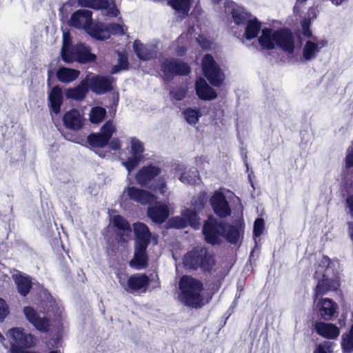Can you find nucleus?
Wrapping results in <instances>:
<instances>
[{
	"mask_svg": "<svg viewBox=\"0 0 353 353\" xmlns=\"http://www.w3.org/2000/svg\"><path fill=\"white\" fill-rule=\"evenodd\" d=\"M110 36L114 35H123L126 33L127 27L122 21L121 19H119V23H112L108 24Z\"/></svg>",
	"mask_w": 353,
	"mask_h": 353,
	"instance_id": "ea45409f",
	"label": "nucleus"
},
{
	"mask_svg": "<svg viewBox=\"0 0 353 353\" xmlns=\"http://www.w3.org/2000/svg\"><path fill=\"white\" fill-rule=\"evenodd\" d=\"M161 71L166 78L174 74H187L190 72L188 64L173 59H165L161 65Z\"/></svg>",
	"mask_w": 353,
	"mask_h": 353,
	"instance_id": "a211bd4d",
	"label": "nucleus"
},
{
	"mask_svg": "<svg viewBox=\"0 0 353 353\" xmlns=\"http://www.w3.org/2000/svg\"><path fill=\"white\" fill-rule=\"evenodd\" d=\"M194 31V29L193 28H192L190 30H189V34L190 35H192L193 34V32Z\"/></svg>",
	"mask_w": 353,
	"mask_h": 353,
	"instance_id": "0e129e2a",
	"label": "nucleus"
},
{
	"mask_svg": "<svg viewBox=\"0 0 353 353\" xmlns=\"http://www.w3.org/2000/svg\"><path fill=\"white\" fill-rule=\"evenodd\" d=\"M332 343L324 342L319 344L314 353H330L331 352Z\"/></svg>",
	"mask_w": 353,
	"mask_h": 353,
	"instance_id": "864d4df0",
	"label": "nucleus"
},
{
	"mask_svg": "<svg viewBox=\"0 0 353 353\" xmlns=\"http://www.w3.org/2000/svg\"><path fill=\"white\" fill-rule=\"evenodd\" d=\"M56 75L60 82L68 84L78 79L80 71L66 67H61L57 71Z\"/></svg>",
	"mask_w": 353,
	"mask_h": 353,
	"instance_id": "473e14b6",
	"label": "nucleus"
},
{
	"mask_svg": "<svg viewBox=\"0 0 353 353\" xmlns=\"http://www.w3.org/2000/svg\"><path fill=\"white\" fill-rule=\"evenodd\" d=\"M225 12L231 14L235 23L240 25L245 23L243 38L251 40L256 37L261 30V24L256 19H248L249 14L245 9L234 1L226 0L224 3Z\"/></svg>",
	"mask_w": 353,
	"mask_h": 353,
	"instance_id": "f03ea898",
	"label": "nucleus"
},
{
	"mask_svg": "<svg viewBox=\"0 0 353 353\" xmlns=\"http://www.w3.org/2000/svg\"><path fill=\"white\" fill-rule=\"evenodd\" d=\"M193 0H170L168 3L183 17L189 13Z\"/></svg>",
	"mask_w": 353,
	"mask_h": 353,
	"instance_id": "4c0bfd02",
	"label": "nucleus"
},
{
	"mask_svg": "<svg viewBox=\"0 0 353 353\" xmlns=\"http://www.w3.org/2000/svg\"><path fill=\"white\" fill-rule=\"evenodd\" d=\"M152 239H153L154 243L157 244V239L155 238V237H153Z\"/></svg>",
	"mask_w": 353,
	"mask_h": 353,
	"instance_id": "69168bd1",
	"label": "nucleus"
},
{
	"mask_svg": "<svg viewBox=\"0 0 353 353\" xmlns=\"http://www.w3.org/2000/svg\"><path fill=\"white\" fill-rule=\"evenodd\" d=\"M196 92L199 97L203 100H212L216 97V93L210 88L205 79L199 78L196 81Z\"/></svg>",
	"mask_w": 353,
	"mask_h": 353,
	"instance_id": "c756f323",
	"label": "nucleus"
},
{
	"mask_svg": "<svg viewBox=\"0 0 353 353\" xmlns=\"http://www.w3.org/2000/svg\"><path fill=\"white\" fill-rule=\"evenodd\" d=\"M148 245H135L134 258L130 261V265L137 269L140 270L144 268L147 265V256L145 250Z\"/></svg>",
	"mask_w": 353,
	"mask_h": 353,
	"instance_id": "c85d7f7f",
	"label": "nucleus"
},
{
	"mask_svg": "<svg viewBox=\"0 0 353 353\" xmlns=\"http://www.w3.org/2000/svg\"><path fill=\"white\" fill-rule=\"evenodd\" d=\"M133 50L137 57L142 60H148L156 53V46L154 45H143L140 41L135 40Z\"/></svg>",
	"mask_w": 353,
	"mask_h": 353,
	"instance_id": "cd10ccee",
	"label": "nucleus"
},
{
	"mask_svg": "<svg viewBox=\"0 0 353 353\" xmlns=\"http://www.w3.org/2000/svg\"><path fill=\"white\" fill-rule=\"evenodd\" d=\"M78 3L81 7L101 10L103 14L110 17H116L120 12L115 3L108 0H78Z\"/></svg>",
	"mask_w": 353,
	"mask_h": 353,
	"instance_id": "9d476101",
	"label": "nucleus"
},
{
	"mask_svg": "<svg viewBox=\"0 0 353 353\" xmlns=\"http://www.w3.org/2000/svg\"><path fill=\"white\" fill-rule=\"evenodd\" d=\"M114 225L123 232H130V224L121 216L116 215L112 218Z\"/></svg>",
	"mask_w": 353,
	"mask_h": 353,
	"instance_id": "49530a36",
	"label": "nucleus"
},
{
	"mask_svg": "<svg viewBox=\"0 0 353 353\" xmlns=\"http://www.w3.org/2000/svg\"><path fill=\"white\" fill-rule=\"evenodd\" d=\"M186 35H181L178 39L172 44V49L174 50L177 55L183 56L185 52V39Z\"/></svg>",
	"mask_w": 353,
	"mask_h": 353,
	"instance_id": "a18cd8bd",
	"label": "nucleus"
},
{
	"mask_svg": "<svg viewBox=\"0 0 353 353\" xmlns=\"http://www.w3.org/2000/svg\"><path fill=\"white\" fill-rule=\"evenodd\" d=\"M310 21L309 20L304 19L301 22L303 34L308 39L303 48V57L306 61L315 59L321 49L327 45L325 40L312 35L310 30Z\"/></svg>",
	"mask_w": 353,
	"mask_h": 353,
	"instance_id": "39448f33",
	"label": "nucleus"
},
{
	"mask_svg": "<svg viewBox=\"0 0 353 353\" xmlns=\"http://www.w3.org/2000/svg\"><path fill=\"white\" fill-rule=\"evenodd\" d=\"M115 131L113 123L107 121L101 128L100 132L92 134L88 137V141L92 148H102L108 143Z\"/></svg>",
	"mask_w": 353,
	"mask_h": 353,
	"instance_id": "f8f14e48",
	"label": "nucleus"
},
{
	"mask_svg": "<svg viewBox=\"0 0 353 353\" xmlns=\"http://www.w3.org/2000/svg\"><path fill=\"white\" fill-rule=\"evenodd\" d=\"M183 116L185 121L190 125H195L201 117V112L194 108H187L183 112Z\"/></svg>",
	"mask_w": 353,
	"mask_h": 353,
	"instance_id": "58836bf2",
	"label": "nucleus"
},
{
	"mask_svg": "<svg viewBox=\"0 0 353 353\" xmlns=\"http://www.w3.org/2000/svg\"><path fill=\"white\" fill-rule=\"evenodd\" d=\"M321 263L323 264L324 266H326V270H323V267L321 266V264H319V266H321V270H317L315 273V277L316 279H318L321 273L325 274L327 275V271H328V266L330 264V259L328 257L323 256L321 260Z\"/></svg>",
	"mask_w": 353,
	"mask_h": 353,
	"instance_id": "5fc2aeb1",
	"label": "nucleus"
},
{
	"mask_svg": "<svg viewBox=\"0 0 353 353\" xmlns=\"http://www.w3.org/2000/svg\"><path fill=\"white\" fill-rule=\"evenodd\" d=\"M88 79H83L80 83L72 88H68L65 92V95L68 99L74 100H82L88 92Z\"/></svg>",
	"mask_w": 353,
	"mask_h": 353,
	"instance_id": "7c9ffc66",
	"label": "nucleus"
},
{
	"mask_svg": "<svg viewBox=\"0 0 353 353\" xmlns=\"http://www.w3.org/2000/svg\"><path fill=\"white\" fill-rule=\"evenodd\" d=\"M243 232V223L240 221L236 225H225L224 238L231 243H239Z\"/></svg>",
	"mask_w": 353,
	"mask_h": 353,
	"instance_id": "a878e982",
	"label": "nucleus"
},
{
	"mask_svg": "<svg viewBox=\"0 0 353 353\" xmlns=\"http://www.w3.org/2000/svg\"><path fill=\"white\" fill-rule=\"evenodd\" d=\"M23 313L26 320L37 330L47 332L50 330L51 323L50 320L45 316H41L40 314L32 307H24Z\"/></svg>",
	"mask_w": 353,
	"mask_h": 353,
	"instance_id": "4468645a",
	"label": "nucleus"
},
{
	"mask_svg": "<svg viewBox=\"0 0 353 353\" xmlns=\"http://www.w3.org/2000/svg\"><path fill=\"white\" fill-rule=\"evenodd\" d=\"M147 214L154 223H163L170 215L169 205L161 202H157L148 208Z\"/></svg>",
	"mask_w": 353,
	"mask_h": 353,
	"instance_id": "aec40b11",
	"label": "nucleus"
},
{
	"mask_svg": "<svg viewBox=\"0 0 353 353\" xmlns=\"http://www.w3.org/2000/svg\"><path fill=\"white\" fill-rule=\"evenodd\" d=\"M265 228V221L262 218H258L255 220L253 228V233L255 237H259Z\"/></svg>",
	"mask_w": 353,
	"mask_h": 353,
	"instance_id": "09e8293b",
	"label": "nucleus"
},
{
	"mask_svg": "<svg viewBox=\"0 0 353 353\" xmlns=\"http://www.w3.org/2000/svg\"><path fill=\"white\" fill-rule=\"evenodd\" d=\"M92 12L88 10H79L73 13L70 19V25L76 28L88 29L92 26Z\"/></svg>",
	"mask_w": 353,
	"mask_h": 353,
	"instance_id": "6ab92c4d",
	"label": "nucleus"
},
{
	"mask_svg": "<svg viewBox=\"0 0 353 353\" xmlns=\"http://www.w3.org/2000/svg\"><path fill=\"white\" fill-rule=\"evenodd\" d=\"M346 205L348 209V213L353 218V196H350L346 199Z\"/></svg>",
	"mask_w": 353,
	"mask_h": 353,
	"instance_id": "bf43d9fd",
	"label": "nucleus"
},
{
	"mask_svg": "<svg viewBox=\"0 0 353 353\" xmlns=\"http://www.w3.org/2000/svg\"><path fill=\"white\" fill-rule=\"evenodd\" d=\"M118 65H115L112 70V73L114 74L118 72L121 70H125L128 67V59L127 57L121 53H118Z\"/></svg>",
	"mask_w": 353,
	"mask_h": 353,
	"instance_id": "de8ad7c7",
	"label": "nucleus"
},
{
	"mask_svg": "<svg viewBox=\"0 0 353 353\" xmlns=\"http://www.w3.org/2000/svg\"><path fill=\"white\" fill-rule=\"evenodd\" d=\"M170 222V225L176 228H183L190 225L194 229H198L200 226L199 219L196 212L190 210L184 211L181 216H176L172 219Z\"/></svg>",
	"mask_w": 353,
	"mask_h": 353,
	"instance_id": "f3484780",
	"label": "nucleus"
},
{
	"mask_svg": "<svg viewBox=\"0 0 353 353\" xmlns=\"http://www.w3.org/2000/svg\"><path fill=\"white\" fill-rule=\"evenodd\" d=\"M50 105L53 113L58 114L61 110V105L63 102V94L61 89L58 87H54L48 96Z\"/></svg>",
	"mask_w": 353,
	"mask_h": 353,
	"instance_id": "72a5a7b5",
	"label": "nucleus"
},
{
	"mask_svg": "<svg viewBox=\"0 0 353 353\" xmlns=\"http://www.w3.org/2000/svg\"><path fill=\"white\" fill-rule=\"evenodd\" d=\"M317 279L318 283L315 290V297L323 295L328 291L336 290L340 285L339 279H330L325 274L322 275L321 279L319 277Z\"/></svg>",
	"mask_w": 353,
	"mask_h": 353,
	"instance_id": "b1692460",
	"label": "nucleus"
},
{
	"mask_svg": "<svg viewBox=\"0 0 353 353\" xmlns=\"http://www.w3.org/2000/svg\"><path fill=\"white\" fill-rule=\"evenodd\" d=\"M9 307L6 302L0 298V321L2 322L9 314Z\"/></svg>",
	"mask_w": 353,
	"mask_h": 353,
	"instance_id": "603ef678",
	"label": "nucleus"
},
{
	"mask_svg": "<svg viewBox=\"0 0 353 353\" xmlns=\"http://www.w3.org/2000/svg\"><path fill=\"white\" fill-rule=\"evenodd\" d=\"M136 236V245H148L151 234L148 228L143 223H136L133 225Z\"/></svg>",
	"mask_w": 353,
	"mask_h": 353,
	"instance_id": "2f4dec72",
	"label": "nucleus"
},
{
	"mask_svg": "<svg viewBox=\"0 0 353 353\" xmlns=\"http://www.w3.org/2000/svg\"><path fill=\"white\" fill-rule=\"evenodd\" d=\"M258 42L262 50H272L278 46L288 54H292L294 50V38L288 30L264 28L259 37Z\"/></svg>",
	"mask_w": 353,
	"mask_h": 353,
	"instance_id": "f257e3e1",
	"label": "nucleus"
},
{
	"mask_svg": "<svg viewBox=\"0 0 353 353\" xmlns=\"http://www.w3.org/2000/svg\"><path fill=\"white\" fill-rule=\"evenodd\" d=\"M225 225L213 216H209L203 228L205 240L211 244L219 243L224 238Z\"/></svg>",
	"mask_w": 353,
	"mask_h": 353,
	"instance_id": "0eeeda50",
	"label": "nucleus"
},
{
	"mask_svg": "<svg viewBox=\"0 0 353 353\" xmlns=\"http://www.w3.org/2000/svg\"><path fill=\"white\" fill-rule=\"evenodd\" d=\"M72 39L70 34L68 32L63 31V46L61 49V55L64 61V57L70 56L72 48H71Z\"/></svg>",
	"mask_w": 353,
	"mask_h": 353,
	"instance_id": "79ce46f5",
	"label": "nucleus"
},
{
	"mask_svg": "<svg viewBox=\"0 0 353 353\" xmlns=\"http://www.w3.org/2000/svg\"><path fill=\"white\" fill-rule=\"evenodd\" d=\"M186 92L185 87L174 88L170 92V97L173 100L181 101L185 97Z\"/></svg>",
	"mask_w": 353,
	"mask_h": 353,
	"instance_id": "3c124183",
	"label": "nucleus"
},
{
	"mask_svg": "<svg viewBox=\"0 0 353 353\" xmlns=\"http://www.w3.org/2000/svg\"><path fill=\"white\" fill-rule=\"evenodd\" d=\"M314 303L316 304L321 316L325 320L330 319L336 312V305L330 299L325 298L318 301L316 297Z\"/></svg>",
	"mask_w": 353,
	"mask_h": 353,
	"instance_id": "5701e85b",
	"label": "nucleus"
},
{
	"mask_svg": "<svg viewBox=\"0 0 353 353\" xmlns=\"http://www.w3.org/2000/svg\"><path fill=\"white\" fill-rule=\"evenodd\" d=\"M345 167H353V148L348 150L345 157Z\"/></svg>",
	"mask_w": 353,
	"mask_h": 353,
	"instance_id": "6e6d98bb",
	"label": "nucleus"
},
{
	"mask_svg": "<svg viewBox=\"0 0 353 353\" xmlns=\"http://www.w3.org/2000/svg\"><path fill=\"white\" fill-rule=\"evenodd\" d=\"M96 59V55L90 52L89 47L81 43L72 48L70 56L64 57V61L70 63L78 61L79 63L92 62Z\"/></svg>",
	"mask_w": 353,
	"mask_h": 353,
	"instance_id": "dca6fc26",
	"label": "nucleus"
},
{
	"mask_svg": "<svg viewBox=\"0 0 353 353\" xmlns=\"http://www.w3.org/2000/svg\"><path fill=\"white\" fill-rule=\"evenodd\" d=\"M194 37L196 39L199 45L203 48H208L210 46V42L208 39H205L201 35H199L198 37H196L195 35H194Z\"/></svg>",
	"mask_w": 353,
	"mask_h": 353,
	"instance_id": "4d7b16f0",
	"label": "nucleus"
},
{
	"mask_svg": "<svg viewBox=\"0 0 353 353\" xmlns=\"http://www.w3.org/2000/svg\"><path fill=\"white\" fill-rule=\"evenodd\" d=\"M210 204L214 213L220 217H226L230 214V208L225 196L216 191L210 198Z\"/></svg>",
	"mask_w": 353,
	"mask_h": 353,
	"instance_id": "412c9836",
	"label": "nucleus"
},
{
	"mask_svg": "<svg viewBox=\"0 0 353 353\" xmlns=\"http://www.w3.org/2000/svg\"><path fill=\"white\" fill-rule=\"evenodd\" d=\"M109 147L113 150H117L121 148V143L119 139L114 138L110 142Z\"/></svg>",
	"mask_w": 353,
	"mask_h": 353,
	"instance_id": "13d9d810",
	"label": "nucleus"
},
{
	"mask_svg": "<svg viewBox=\"0 0 353 353\" xmlns=\"http://www.w3.org/2000/svg\"><path fill=\"white\" fill-rule=\"evenodd\" d=\"M221 1L222 0H212L213 3H215V4H217V3H220Z\"/></svg>",
	"mask_w": 353,
	"mask_h": 353,
	"instance_id": "e2e57ef3",
	"label": "nucleus"
},
{
	"mask_svg": "<svg viewBox=\"0 0 353 353\" xmlns=\"http://www.w3.org/2000/svg\"><path fill=\"white\" fill-rule=\"evenodd\" d=\"M314 329L318 334L328 339H336L340 333L339 327L330 323L317 322Z\"/></svg>",
	"mask_w": 353,
	"mask_h": 353,
	"instance_id": "393cba45",
	"label": "nucleus"
},
{
	"mask_svg": "<svg viewBox=\"0 0 353 353\" xmlns=\"http://www.w3.org/2000/svg\"><path fill=\"white\" fill-rule=\"evenodd\" d=\"M180 172L179 180L185 184L192 185L199 181V176L197 170L194 168L179 167L176 172Z\"/></svg>",
	"mask_w": 353,
	"mask_h": 353,
	"instance_id": "e433bc0d",
	"label": "nucleus"
},
{
	"mask_svg": "<svg viewBox=\"0 0 353 353\" xmlns=\"http://www.w3.org/2000/svg\"><path fill=\"white\" fill-rule=\"evenodd\" d=\"M63 120L65 127L73 130H78L83 125L82 117L77 110H72L67 112Z\"/></svg>",
	"mask_w": 353,
	"mask_h": 353,
	"instance_id": "bb28decb",
	"label": "nucleus"
},
{
	"mask_svg": "<svg viewBox=\"0 0 353 353\" xmlns=\"http://www.w3.org/2000/svg\"><path fill=\"white\" fill-rule=\"evenodd\" d=\"M150 279L145 274L137 273L130 276L126 284L119 278V283L123 288L130 292H145L149 285Z\"/></svg>",
	"mask_w": 353,
	"mask_h": 353,
	"instance_id": "9b49d317",
	"label": "nucleus"
},
{
	"mask_svg": "<svg viewBox=\"0 0 353 353\" xmlns=\"http://www.w3.org/2000/svg\"><path fill=\"white\" fill-rule=\"evenodd\" d=\"M348 232L351 237L353 239V223H348Z\"/></svg>",
	"mask_w": 353,
	"mask_h": 353,
	"instance_id": "052dcab7",
	"label": "nucleus"
},
{
	"mask_svg": "<svg viewBox=\"0 0 353 353\" xmlns=\"http://www.w3.org/2000/svg\"><path fill=\"white\" fill-rule=\"evenodd\" d=\"M88 33L98 40H105L110 37L108 24L103 23L92 24L91 27L88 29Z\"/></svg>",
	"mask_w": 353,
	"mask_h": 353,
	"instance_id": "f704fd0d",
	"label": "nucleus"
},
{
	"mask_svg": "<svg viewBox=\"0 0 353 353\" xmlns=\"http://www.w3.org/2000/svg\"><path fill=\"white\" fill-rule=\"evenodd\" d=\"M184 265L188 268H201L205 270L211 269L214 263L213 256L206 249L197 247L188 252L183 259Z\"/></svg>",
	"mask_w": 353,
	"mask_h": 353,
	"instance_id": "423d86ee",
	"label": "nucleus"
},
{
	"mask_svg": "<svg viewBox=\"0 0 353 353\" xmlns=\"http://www.w3.org/2000/svg\"><path fill=\"white\" fill-rule=\"evenodd\" d=\"M88 89L97 94H102L112 90L113 79L110 77L87 74Z\"/></svg>",
	"mask_w": 353,
	"mask_h": 353,
	"instance_id": "2eb2a0df",
	"label": "nucleus"
},
{
	"mask_svg": "<svg viewBox=\"0 0 353 353\" xmlns=\"http://www.w3.org/2000/svg\"><path fill=\"white\" fill-rule=\"evenodd\" d=\"M158 166L149 165L141 168L136 174L135 179L138 184L148 187L151 181L161 173Z\"/></svg>",
	"mask_w": 353,
	"mask_h": 353,
	"instance_id": "4be33fe9",
	"label": "nucleus"
},
{
	"mask_svg": "<svg viewBox=\"0 0 353 353\" xmlns=\"http://www.w3.org/2000/svg\"><path fill=\"white\" fill-rule=\"evenodd\" d=\"M121 199L123 200L130 199L141 204H147L156 200L157 197L147 190L128 185L124 188Z\"/></svg>",
	"mask_w": 353,
	"mask_h": 353,
	"instance_id": "ddd939ff",
	"label": "nucleus"
},
{
	"mask_svg": "<svg viewBox=\"0 0 353 353\" xmlns=\"http://www.w3.org/2000/svg\"><path fill=\"white\" fill-rule=\"evenodd\" d=\"M13 279L17 286L18 292L23 296H26L32 286V281L28 276L17 272L13 274Z\"/></svg>",
	"mask_w": 353,
	"mask_h": 353,
	"instance_id": "c9c22d12",
	"label": "nucleus"
},
{
	"mask_svg": "<svg viewBox=\"0 0 353 353\" xmlns=\"http://www.w3.org/2000/svg\"><path fill=\"white\" fill-rule=\"evenodd\" d=\"M341 345L343 350L346 352L353 350V325L350 332L342 336Z\"/></svg>",
	"mask_w": 353,
	"mask_h": 353,
	"instance_id": "37998d69",
	"label": "nucleus"
},
{
	"mask_svg": "<svg viewBox=\"0 0 353 353\" xmlns=\"http://www.w3.org/2000/svg\"><path fill=\"white\" fill-rule=\"evenodd\" d=\"M106 114V111L101 107L92 108L90 112V119L93 123H98L103 121Z\"/></svg>",
	"mask_w": 353,
	"mask_h": 353,
	"instance_id": "a19ab883",
	"label": "nucleus"
},
{
	"mask_svg": "<svg viewBox=\"0 0 353 353\" xmlns=\"http://www.w3.org/2000/svg\"><path fill=\"white\" fill-rule=\"evenodd\" d=\"M201 290L202 285L199 281L191 276H183L179 282L178 299L185 305L201 307L203 304Z\"/></svg>",
	"mask_w": 353,
	"mask_h": 353,
	"instance_id": "7ed1b4c3",
	"label": "nucleus"
},
{
	"mask_svg": "<svg viewBox=\"0 0 353 353\" xmlns=\"http://www.w3.org/2000/svg\"><path fill=\"white\" fill-rule=\"evenodd\" d=\"M5 341V338L4 336L1 334V333L0 332V343H3Z\"/></svg>",
	"mask_w": 353,
	"mask_h": 353,
	"instance_id": "680f3d73",
	"label": "nucleus"
},
{
	"mask_svg": "<svg viewBox=\"0 0 353 353\" xmlns=\"http://www.w3.org/2000/svg\"><path fill=\"white\" fill-rule=\"evenodd\" d=\"M143 143L135 137L130 138V147L128 159L122 161V165L130 174L143 159Z\"/></svg>",
	"mask_w": 353,
	"mask_h": 353,
	"instance_id": "6e6552de",
	"label": "nucleus"
},
{
	"mask_svg": "<svg viewBox=\"0 0 353 353\" xmlns=\"http://www.w3.org/2000/svg\"><path fill=\"white\" fill-rule=\"evenodd\" d=\"M207 201V194L205 192H201L198 198L192 201V205L195 210L202 209Z\"/></svg>",
	"mask_w": 353,
	"mask_h": 353,
	"instance_id": "8fccbe9b",
	"label": "nucleus"
},
{
	"mask_svg": "<svg viewBox=\"0 0 353 353\" xmlns=\"http://www.w3.org/2000/svg\"><path fill=\"white\" fill-rule=\"evenodd\" d=\"M202 68L205 76L211 84L219 86L222 83L224 79L223 74L211 55L206 54L203 57Z\"/></svg>",
	"mask_w": 353,
	"mask_h": 353,
	"instance_id": "1a4fd4ad",
	"label": "nucleus"
},
{
	"mask_svg": "<svg viewBox=\"0 0 353 353\" xmlns=\"http://www.w3.org/2000/svg\"><path fill=\"white\" fill-rule=\"evenodd\" d=\"M148 188L153 192L159 193L161 195H165L168 192V186L164 177H160L154 183L148 186Z\"/></svg>",
	"mask_w": 353,
	"mask_h": 353,
	"instance_id": "c03bdc74",
	"label": "nucleus"
},
{
	"mask_svg": "<svg viewBox=\"0 0 353 353\" xmlns=\"http://www.w3.org/2000/svg\"><path fill=\"white\" fill-rule=\"evenodd\" d=\"M10 343L9 353H24L32 352L25 348H30L36 345L37 339L30 333H28L22 327H12L9 329L6 333Z\"/></svg>",
	"mask_w": 353,
	"mask_h": 353,
	"instance_id": "20e7f679",
	"label": "nucleus"
}]
</instances>
